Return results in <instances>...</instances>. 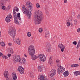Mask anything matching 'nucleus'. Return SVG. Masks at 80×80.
<instances>
[{
	"mask_svg": "<svg viewBox=\"0 0 80 80\" xmlns=\"http://www.w3.org/2000/svg\"><path fill=\"white\" fill-rule=\"evenodd\" d=\"M2 3L0 4V5H1L2 7V9L3 10H5V9H6V7L5 6L3 5H2V4H1Z\"/></svg>",
	"mask_w": 80,
	"mask_h": 80,
	"instance_id": "obj_25",
	"label": "nucleus"
},
{
	"mask_svg": "<svg viewBox=\"0 0 80 80\" xmlns=\"http://www.w3.org/2000/svg\"><path fill=\"white\" fill-rule=\"evenodd\" d=\"M56 70L55 69H53L51 72H50V74L49 76V77H53V75H55V74H56Z\"/></svg>",
	"mask_w": 80,
	"mask_h": 80,
	"instance_id": "obj_11",
	"label": "nucleus"
},
{
	"mask_svg": "<svg viewBox=\"0 0 80 80\" xmlns=\"http://www.w3.org/2000/svg\"><path fill=\"white\" fill-rule=\"evenodd\" d=\"M75 23L74 24L76 25L77 23V21L76 20H74Z\"/></svg>",
	"mask_w": 80,
	"mask_h": 80,
	"instance_id": "obj_41",
	"label": "nucleus"
},
{
	"mask_svg": "<svg viewBox=\"0 0 80 80\" xmlns=\"http://www.w3.org/2000/svg\"><path fill=\"white\" fill-rule=\"evenodd\" d=\"M41 11H36L34 13V22L35 24H40L42 22V18L43 15Z\"/></svg>",
	"mask_w": 80,
	"mask_h": 80,
	"instance_id": "obj_1",
	"label": "nucleus"
},
{
	"mask_svg": "<svg viewBox=\"0 0 80 80\" xmlns=\"http://www.w3.org/2000/svg\"><path fill=\"white\" fill-rule=\"evenodd\" d=\"M8 45L9 46H12V43H8Z\"/></svg>",
	"mask_w": 80,
	"mask_h": 80,
	"instance_id": "obj_46",
	"label": "nucleus"
},
{
	"mask_svg": "<svg viewBox=\"0 0 80 80\" xmlns=\"http://www.w3.org/2000/svg\"><path fill=\"white\" fill-rule=\"evenodd\" d=\"M77 43H78L76 41H74L72 42V44H73V45H77Z\"/></svg>",
	"mask_w": 80,
	"mask_h": 80,
	"instance_id": "obj_36",
	"label": "nucleus"
},
{
	"mask_svg": "<svg viewBox=\"0 0 80 80\" xmlns=\"http://www.w3.org/2000/svg\"><path fill=\"white\" fill-rule=\"evenodd\" d=\"M16 9H15V11H16V12H18V8H17V7H16Z\"/></svg>",
	"mask_w": 80,
	"mask_h": 80,
	"instance_id": "obj_42",
	"label": "nucleus"
},
{
	"mask_svg": "<svg viewBox=\"0 0 80 80\" xmlns=\"http://www.w3.org/2000/svg\"><path fill=\"white\" fill-rule=\"evenodd\" d=\"M22 12L23 13L26 14L28 15V18L30 19L32 17V13L30 11H28L27 9H26L25 7L24 6H23L22 7Z\"/></svg>",
	"mask_w": 80,
	"mask_h": 80,
	"instance_id": "obj_5",
	"label": "nucleus"
},
{
	"mask_svg": "<svg viewBox=\"0 0 80 80\" xmlns=\"http://www.w3.org/2000/svg\"><path fill=\"white\" fill-rule=\"evenodd\" d=\"M36 6L37 8H39L40 7V4H39V3H37L36 5Z\"/></svg>",
	"mask_w": 80,
	"mask_h": 80,
	"instance_id": "obj_33",
	"label": "nucleus"
},
{
	"mask_svg": "<svg viewBox=\"0 0 80 80\" xmlns=\"http://www.w3.org/2000/svg\"><path fill=\"white\" fill-rule=\"evenodd\" d=\"M5 59H7L8 58V57H7V56H5Z\"/></svg>",
	"mask_w": 80,
	"mask_h": 80,
	"instance_id": "obj_50",
	"label": "nucleus"
},
{
	"mask_svg": "<svg viewBox=\"0 0 80 80\" xmlns=\"http://www.w3.org/2000/svg\"><path fill=\"white\" fill-rule=\"evenodd\" d=\"M68 21H70V22L72 21V20H73L72 18L70 17L69 18V19H68Z\"/></svg>",
	"mask_w": 80,
	"mask_h": 80,
	"instance_id": "obj_37",
	"label": "nucleus"
},
{
	"mask_svg": "<svg viewBox=\"0 0 80 80\" xmlns=\"http://www.w3.org/2000/svg\"><path fill=\"white\" fill-rule=\"evenodd\" d=\"M2 58L3 59H5V56H4L2 57Z\"/></svg>",
	"mask_w": 80,
	"mask_h": 80,
	"instance_id": "obj_48",
	"label": "nucleus"
},
{
	"mask_svg": "<svg viewBox=\"0 0 80 80\" xmlns=\"http://www.w3.org/2000/svg\"><path fill=\"white\" fill-rule=\"evenodd\" d=\"M59 48H65V46L63 45L62 44H59L58 46Z\"/></svg>",
	"mask_w": 80,
	"mask_h": 80,
	"instance_id": "obj_21",
	"label": "nucleus"
},
{
	"mask_svg": "<svg viewBox=\"0 0 80 80\" xmlns=\"http://www.w3.org/2000/svg\"><path fill=\"white\" fill-rule=\"evenodd\" d=\"M38 31L39 32H40H40H42V31H43V30H42V29L41 28H39L38 30Z\"/></svg>",
	"mask_w": 80,
	"mask_h": 80,
	"instance_id": "obj_38",
	"label": "nucleus"
},
{
	"mask_svg": "<svg viewBox=\"0 0 80 80\" xmlns=\"http://www.w3.org/2000/svg\"><path fill=\"white\" fill-rule=\"evenodd\" d=\"M12 77L13 80H16L17 79V74L15 73H12Z\"/></svg>",
	"mask_w": 80,
	"mask_h": 80,
	"instance_id": "obj_16",
	"label": "nucleus"
},
{
	"mask_svg": "<svg viewBox=\"0 0 80 80\" xmlns=\"http://www.w3.org/2000/svg\"><path fill=\"white\" fill-rule=\"evenodd\" d=\"M38 57L41 61H42V62H45L46 58L45 56H44V55L42 54H39L38 55Z\"/></svg>",
	"mask_w": 80,
	"mask_h": 80,
	"instance_id": "obj_7",
	"label": "nucleus"
},
{
	"mask_svg": "<svg viewBox=\"0 0 80 80\" xmlns=\"http://www.w3.org/2000/svg\"><path fill=\"white\" fill-rule=\"evenodd\" d=\"M8 71H6L4 72L3 73V75L6 78V80H9V78H8Z\"/></svg>",
	"mask_w": 80,
	"mask_h": 80,
	"instance_id": "obj_12",
	"label": "nucleus"
},
{
	"mask_svg": "<svg viewBox=\"0 0 80 80\" xmlns=\"http://www.w3.org/2000/svg\"><path fill=\"white\" fill-rule=\"evenodd\" d=\"M46 50L47 52H50L51 48V46H50V44L49 43L47 42L46 43Z\"/></svg>",
	"mask_w": 80,
	"mask_h": 80,
	"instance_id": "obj_9",
	"label": "nucleus"
},
{
	"mask_svg": "<svg viewBox=\"0 0 80 80\" xmlns=\"http://www.w3.org/2000/svg\"><path fill=\"white\" fill-rule=\"evenodd\" d=\"M1 35V32H0V36Z\"/></svg>",
	"mask_w": 80,
	"mask_h": 80,
	"instance_id": "obj_53",
	"label": "nucleus"
},
{
	"mask_svg": "<svg viewBox=\"0 0 80 80\" xmlns=\"http://www.w3.org/2000/svg\"><path fill=\"white\" fill-rule=\"evenodd\" d=\"M56 62V63H59L60 62V60L58 59L57 60Z\"/></svg>",
	"mask_w": 80,
	"mask_h": 80,
	"instance_id": "obj_39",
	"label": "nucleus"
},
{
	"mask_svg": "<svg viewBox=\"0 0 80 80\" xmlns=\"http://www.w3.org/2000/svg\"><path fill=\"white\" fill-rule=\"evenodd\" d=\"M14 62H19L21 64L23 63V64H25L27 62H26V60L25 58H23L21 59L20 56H16L14 58L13 60Z\"/></svg>",
	"mask_w": 80,
	"mask_h": 80,
	"instance_id": "obj_3",
	"label": "nucleus"
},
{
	"mask_svg": "<svg viewBox=\"0 0 80 80\" xmlns=\"http://www.w3.org/2000/svg\"><path fill=\"white\" fill-rule=\"evenodd\" d=\"M11 7V6H10V5H9V6H8L7 7V10H10V8Z\"/></svg>",
	"mask_w": 80,
	"mask_h": 80,
	"instance_id": "obj_35",
	"label": "nucleus"
},
{
	"mask_svg": "<svg viewBox=\"0 0 80 80\" xmlns=\"http://www.w3.org/2000/svg\"><path fill=\"white\" fill-rule=\"evenodd\" d=\"M69 75V73L68 71H67L66 72V71L63 73V75L65 77H66L68 76Z\"/></svg>",
	"mask_w": 80,
	"mask_h": 80,
	"instance_id": "obj_18",
	"label": "nucleus"
},
{
	"mask_svg": "<svg viewBox=\"0 0 80 80\" xmlns=\"http://www.w3.org/2000/svg\"><path fill=\"white\" fill-rule=\"evenodd\" d=\"M14 19V22L16 23V24H17V25L19 24V22L18 21V20H17V19Z\"/></svg>",
	"mask_w": 80,
	"mask_h": 80,
	"instance_id": "obj_27",
	"label": "nucleus"
},
{
	"mask_svg": "<svg viewBox=\"0 0 80 80\" xmlns=\"http://www.w3.org/2000/svg\"><path fill=\"white\" fill-rule=\"evenodd\" d=\"M18 70L21 74H22L24 72V68L22 66L19 67L18 69Z\"/></svg>",
	"mask_w": 80,
	"mask_h": 80,
	"instance_id": "obj_10",
	"label": "nucleus"
},
{
	"mask_svg": "<svg viewBox=\"0 0 80 80\" xmlns=\"http://www.w3.org/2000/svg\"><path fill=\"white\" fill-rule=\"evenodd\" d=\"M65 71V68L60 65L58 64V72L59 74L62 73Z\"/></svg>",
	"mask_w": 80,
	"mask_h": 80,
	"instance_id": "obj_6",
	"label": "nucleus"
},
{
	"mask_svg": "<svg viewBox=\"0 0 80 80\" xmlns=\"http://www.w3.org/2000/svg\"><path fill=\"white\" fill-rule=\"evenodd\" d=\"M70 25H71V26H73V23H70Z\"/></svg>",
	"mask_w": 80,
	"mask_h": 80,
	"instance_id": "obj_51",
	"label": "nucleus"
},
{
	"mask_svg": "<svg viewBox=\"0 0 80 80\" xmlns=\"http://www.w3.org/2000/svg\"><path fill=\"white\" fill-rule=\"evenodd\" d=\"M27 36L28 37H30L31 36V33L30 32H28L27 33Z\"/></svg>",
	"mask_w": 80,
	"mask_h": 80,
	"instance_id": "obj_32",
	"label": "nucleus"
},
{
	"mask_svg": "<svg viewBox=\"0 0 80 80\" xmlns=\"http://www.w3.org/2000/svg\"><path fill=\"white\" fill-rule=\"evenodd\" d=\"M3 55V54H2V53L0 52V56H2Z\"/></svg>",
	"mask_w": 80,
	"mask_h": 80,
	"instance_id": "obj_49",
	"label": "nucleus"
},
{
	"mask_svg": "<svg viewBox=\"0 0 80 80\" xmlns=\"http://www.w3.org/2000/svg\"><path fill=\"white\" fill-rule=\"evenodd\" d=\"M12 18V16L10 14H9L6 17L5 20L7 23L11 21L10 19Z\"/></svg>",
	"mask_w": 80,
	"mask_h": 80,
	"instance_id": "obj_8",
	"label": "nucleus"
},
{
	"mask_svg": "<svg viewBox=\"0 0 80 80\" xmlns=\"http://www.w3.org/2000/svg\"><path fill=\"white\" fill-rule=\"evenodd\" d=\"M74 73L75 75H79L80 74V72L79 71H76L74 72Z\"/></svg>",
	"mask_w": 80,
	"mask_h": 80,
	"instance_id": "obj_22",
	"label": "nucleus"
},
{
	"mask_svg": "<svg viewBox=\"0 0 80 80\" xmlns=\"http://www.w3.org/2000/svg\"><path fill=\"white\" fill-rule=\"evenodd\" d=\"M78 18H80V13L78 14Z\"/></svg>",
	"mask_w": 80,
	"mask_h": 80,
	"instance_id": "obj_43",
	"label": "nucleus"
},
{
	"mask_svg": "<svg viewBox=\"0 0 80 80\" xmlns=\"http://www.w3.org/2000/svg\"><path fill=\"white\" fill-rule=\"evenodd\" d=\"M26 5L27 7L30 9V10H32V3H30V2L28 1L27 2Z\"/></svg>",
	"mask_w": 80,
	"mask_h": 80,
	"instance_id": "obj_14",
	"label": "nucleus"
},
{
	"mask_svg": "<svg viewBox=\"0 0 80 80\" xmlns=\"http://www.w3.org/2000/svg\"><path fill=\"white\" fill-rule=\"evenodd\" d=\"M67 26L68 27H69L70 25V22H68L67 23Z\"/></svg>",
	"mask_w": 80,
	"mask_h": 80,
	"instance_id": "obj_34",
	"label": "nucleus"
},
{
	"mask_svg": "<svg viewBox=\"0 0 80 80\" xmlns=\"http://www.w3.org/2000/svg\"><path fill=\"white\" fill-rule=\"evenodd\" d=\"M13 16L14 18V19H17V13L15 12V9H13Z\"/></svg>",
	"mask_w": 80,
	"mask_h": 80,
	"instance_id": "obj_15",
	"label": "nucleus"
},
{
	"mask_svg": "<svg viewBox=\"0 0 80 80\" xmlns=\"http://www.w3.org/2000/svg\"><path fill=\"white\" fill-rule=\"evenodd\" d=\"M20 13L19 12H18L17 14V17L18 18V19L19 20H21V18H20Z\"/></svg>",
	"mask_w": 80,
	"mask_h": 80,
	"instance_id": "obj_29",
	"label": "nucleus"
},
{
	"mask_svg": "<svg viewBox=\"0 0 80 80\" xmlns=\"http://www.w3.org/2000/svg\"><path fill=\"white\" fill-rule=\"evenodd\" d=\"M38 79H40V80H48L47 76H43V75H40L38 77Z\"/></svg>",
	"mask_w": 80,
	"mask_h": 80,
	"instance_id": "obj_13",
	"label": "nucleus"
},
{
	"mask_svg": "<svg viewBox=\"0 0 80 80\" xmlns=\"http://www.w3.org/2000/svg\"><path fill=\"white\" fill-rule=\"evenodd\" d=\"M28 50L29 54L31 56V58L33 60H35L37 58H38V57L34 55L35 54V48L33 46H30L28 48Z\"/></svg>",
	"mask_w": 80,
	"mask_h": 80,
	"instance_id": "obj_2",
	"label": "nucleus"
},
{
	"mask_svg": "<svg viewBox=\"0 0 80 80\" xmlns=\"http://www.w3.org/2000/svg\"><path fill=\"white\" fill-rule=\"evenodd\" d=\"M53 80H55V79H53Z\"/></svg>",
	"mask_w": 80,
	"mask_h": 80,
	"instance_id": "obj_54",
	"label": "nucleus"
},
{
	"mask_svg": "<svg viewBox=\"0 0 80 80\" xmlns=\"http://www.w3.org/2000/svg\"><path fill=\"white\" fill-rule=\"evenodd\" d=\"M30 76L31 78H33L34 77V76L33 75V72H31L30 73Z\"/></svg>",
	"mask_w": 80,
	"mask_h": 80,
	"instance_id": "obj_28",
	"label": "nucleus"
},
{
	"mask_svg": "<svg viewBox=\"0 0 80 80\" xmlns=\"http://www.w3.org/2000/svg\"><path fill=\"white\" fill-rule=\"evenodd\" d=\"M8 55L9 57H10L11 56V54H8Z\"/></svg>",
	"mask_w": 80,
	"mask_h": 80,
	"instance_id": "obj_45",
	"label": "nucleus"
},
{
	"mask_svg": "<svg viewBox=\"0 0 80 80\" xmlns=\"http://www.w3.org/2000/svg\"><path fill=\"white\" fill-rule=\"evenodd\" d=\"M24 56L25 57H27V55H26V54H24Z\"/></svg>",
	"mask_w": 80,
	"mask_h": 80,
	"instance_id": "obj_52",
	"label": "nucleus"
},
{
	"mask_svg": "<svg viewBox=\"0 0 80 80\" xmlns=\"http://www.w3.org/2000/svg\"><path fill=\"white\" fill-rule=\"evenodd\" d=\"M52 62V57H50L49 59L48 63L49 64H51Z\"/></svg>",
	"mask_w": 80,
	"mask_h": 80,
	"instance_id": "obj_23",
	"label": "nucleus"
},
{
	"mask_svg": "<svg viewBox=\"0 0 80 80\" xmlns=\"http://www.w3.org/2000/svg\"><path fill=\"white\" fill-rule=\"evenodd\" d=\"M9 51H8V52L9 53H12V54H13V49L12 48H9L8 49Z\"/></svg>",
	"mask_w": 80,
	"mask_h": 80,
	"instance_id": "obj_20",
	"label": "nucleus"
},
{
	"mask_svg": "<svg viewBox=\"0 0 80 80\" xmlns=\"http://www.w3.org/2000/svg\"><path fill=\"white\" fill-rule=\"evenodd\" d=\"M10 0H2V3H1V4H2V5H4V3H5L6 2H7V1H9Z\"/></svg>",
	"mask_w": 80,
	"mask_h": 80,
	"instance_id": "obj_26",
	"label": "nucleus"
},
{
	"mask_svg": "<svg viewBox=\"0 0 80 80\" xmlns=\"http://www.w3.org/2000/svg\"><path fill=\"white\" fill-rule=\"evenodd\" d=\"M77 31L78 32V33H79V32H80V28H78V29L77 30Z\"/></svg>",
	"mask_w": 80,
	"mask_h": 80,
	"instance_id": "obj_44",
	"label": "nucleus"
},
{
	"mask_svg": "<svg viewBox=\"0 0 80 80\" xmlns=\"http://www.w3.org/2000/svg\"><path fill=\"white\" fill-rule=\"evenodd\" d=\"M14 42H15L18 45H20L21 44V41H20V40L18 38H17L15 40H14Z\"/></svg>",
	"mask_w": 80,
	"mask_h": 80,
	"instance_id": "obj_17",
	"label": "nucleus"
},
{
	"mask_svg": "<svg viewBox=\"0 0 80 80\" xmlns=\"http://www.w3.org/2000/svg\"><path fill=\"white\" fill-rule=\"evenodd\" d=\"M45 33L46 34V36L49 34V32H48V30H47V29L45 30Z\"/></svg>",
	"mask_w": 80,
	"mask_h": 80,
	"instance_id": "obj_30",
	"label": "nucleus"
},
{
	"mask_svg": "<svg viewBox=\"0 0 80 80\" xmlns=\"http://www.w3.org/2000/svg\"><path fill=\"white\" fill-rule=\"evenodd\" d=\"M0 45L1 46H2V47H4L5 44V43L4 42H1Z\"/></svg>",
	"mask_w": 80,
	"mask_h": 80,
	"instance_id": "obj_31",
	"label": "nucleus"
},
{
	"mask_svg": "<svg viewBox=\"0 0 80 80\" xmlns=\"http://www.w3.org/2000/svg\"><path fill=\"white\" fill-rule=\"evenodd\" d=\"M38 69L39 72H42V70H43L42 67L41 66L38 67Z\"/></svg>",
	"mask_w": 80,
	"mask_h": 80,
	"instance_id": "obj_19",
	"label": "nucleus"
},
{
	"mask_svg": "<svg viewBox=\"0 0 80 80\" xmlns=\"http://www.w3.org/2000/svg\"><path fill=\"white\" fill-rule=\"evenodd\" d=\"M9 35L13 37V41H15V37L16 35V31L12 26H11L8 31Z\"/></svg>",
	"mask_w": 80,
	"mask_h": 80,
	"instance_id": "obj_4",
	"label": "nucleus"
},
{
	"mask_svg": "<svg viewBox=\"0 0 80 80\" xmlns=\"http://www.w3.org/2000/svg\"><path fill=\"white\" fill-rule=\"evenodd\" d=\"M79 66V65L78 64H74L72 65L71 67H72V68L77 67H78Z\"/></svg>",
	"mask_w": 80,
	"mask_h": 80,
	"instance_id": "obj_24",
	"label": "nucleus"
},
{
	"mask_svg": "<svg viewBox=\"0 0 80 80\" xmlns=\"http://www.w3.org/2000/svg\"><path fill=\"white\" fill-rule=\"evenodd\" d=\"M64 48H60V49H61V52H63V51H64Z\"/></svg>",
	"mask_w": 80,
	"mask_h": 80,
	"instance_id": "obj_40",
	"label": "nucleus"
},
{
	"mask_svg": "<svg viewBox=\"0 0 80 80\" xmlns=\"http://www.w3.org/2000/svg\"><path fill=\"white\" fill-rule=\"evenodd\" d=\"M64 3H67V0H64Z\"/></svg>",
	"mask_w": 80,
	"mask_h": 80,
	"instance_id": "obj_47",
	"label": "nucleus"
}]
</instances>
